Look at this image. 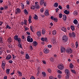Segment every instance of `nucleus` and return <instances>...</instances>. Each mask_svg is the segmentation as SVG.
<instances>
[{
  "mask_svg": "<svg viewBox=\"0 0 79 79\" xmlns=\"http://www.w3.org/2000/svg\"><path fill=\"white\" fill-rule=\"evenodd\" d=\"M44 3V0H40V5H42Z\"/></svg>",
  "mask_w": 79,
  "mask_h": 79,
  "instance_id": "4468645a",
  "label": "nucleus"
},
{
  "mask_svg": "<svg viewBox=\"0 0 79 79\" xmlns=\"http://www.w3.org/2000/svg\"><path fill=\"white\" fill-rule=\"evenodd\" d=\"M2 67L3 69H4L5 66V64H6V63H5V60H3L2 62Z\"/></svg>",
  "mask_w": 79,
  "mask_h": 79,
  "instance_id": "423d86ee",
  "label": "nucleus"
},
{
  "mask_svg": "<svg viewBox=\"0 0 79 79\" xmlns=\"http://www.w3.org/2000/svg\"><path fill=\"white\" fill-rule=\"evenodd\" d=\"M57 73H59V74H62V72H61V71H60V70H58Z\"/></svg>",
  "mask_w": 79,
  "mask_h": 79,
  "instance_id": "a18cd8bd",
  "label": "nucleus"
},
{
  "mask_svg": "<svg viewBox=\"0 0 79 79\" xmlns=\"http://www.w3.org/2000/svg\"><path fill=\"white\" fill-rule=\"evenodd\" d=\"M48 72H49V73H50L52 72V71H51V70L50 69H48Z\"/></svg>",
  "mask_w": 79,
  "mask_h": 79,
  "instance_id": "13d9d810",
  "label": "nucleus"
},
{
  "mask_svg": "<svg viewBox=\"0 0 79 79\" xmlns=\"http://www.w3.org/2000/svg\"><path fill=\"white\" fill-rule=\"evenodd\" d=\"M25 31H27V30H29V28L28 27H25Z\"/></svg>",
  "mask_w": 79,
  "mask_h": 79,
  "instance_id": "4d7b16f0",
  "label": "nucleus"
},
{
  "mask_svg": "<svg viewBox=\"0 0 79 79\" xmlns=\"http://www.w3.org/2000/svg\"><path fill=\"white\" fill-rule=\"evenodd\" d=\"M56 41V40L55 39H52V42L53 44L55 43Z\"/></svg>",
  "mask_w": 79,
  "mask_h": 79,
  "instance_id": "72a5a7b5",
  "label": "nucleus"
},
{
  "mask_svg": "<svg viewBox=\"0 0 79 79\" xmlns=\"http://www.w3.org/2000/svg\"><path fill=\"white\" fill-rule=\"evenodd\" d=\"M33 18H34V19H35V20H37V19H38V16H37V15L35 14V16Z\"/></svg>",
  "mask_w": 79,
  "mask_h": 79,
  "instance_id": "bb28decb",
  "label": "nucleus"
},
{
  "mask_svg": "<svg viewBox=\"0 0 79 79\" xmlns=\"http://www.w3.org/2000/svg\"><path fill=\"white\" fill-rule=\"evenodd\" d=\"M30 8L31 10H34L35 8V6H31Z\"/></svg>",
  "mask_w": 79,
  "mask_h": 79,
  "instance_id": "a878e982",
  "label": "nucleus"
},
{
  "mask_svg": "<svg viewBox=\"0 0 79 79\" xmlns=\"http://www.w3.org/2000/svg\"><path fill=\"white\" fill-rule=\"evenodd\" d=\"M58 8H59V9H60V10H62V7H61V6L59 5Z\"/></svg>",
  "mask_w": 79,
  "mask_h": 79,
  "instance_id": "603ef678",
  "label": "nucleus"
},
{
  "mask_svg": "<svg viewBox=\"0 0 79 79\" xmlns=\"http://www.w3.org/2000/svg\"><path fill=\"white\" fill-rule=\"evenodd\" d=\"M61 29L62 31H63L64 32H66V28L63 27Z\"/></svg>",
  "mask_w": 79,
  "mask_h": 79,
  "instance_id": "b1692460",
  "label": "nucleus"
},
{
  "mask_svg": "<svg viewBox=\"0 0 79 79\" xmlns=\"http://www.w3.org/2000/svg\"><path fill=\"white\" fill-rule=\"evenodd\" d=\"M71 72L73 73H74V74H76V72L74 70H71Z\"/></svg>",
  "mask_w": 79,
  "mask_h": 79,
  "instance_id": "ea45409f",
  "label": "nucleus"
},
{
  "mask_svg": "<svg viewBox=\"0 0 79 79\" xmlns=\"http://www.w3.org/2000/svg\"><path fill=\"white\" fill-rule=\"evenodd\" d=\"M68 36H67L64 35L63 36L62 38V41L63 42H64V43H65V42H67V41L68 40Z\"/></svg>",
  "mask_w": 79,
  "mask_h": 79,
  "instance_id": "f257e3e1",
  "label": "nucleus"
},
{
  "mask_svg": "<svg viewBox=\"0 0 79 79\" xmlns=\"http://www.w3.org/2000/svg\"><path fill=\"white\" fill-rule=\"evenodd\" d=\"M60 49L61 53H63V52H65V49L63 48V47H61Z\"/></svg>",
  "mask_w": 79,
  "mask_h": 79,
  "instance_id": "1a4fd4ad",
  "label": "nucleus"
},
{
  "mask_svg": "<svg viewBox=\"0 0 79 79\" xmlns=\"http://www.w3.org/2000/svg\"><path fill=\"white\" fill-rule=\"evenodd\" d=\"M71 28L72 29V31H74V27L73 26H71Z\"/></svg>",
  "mask_w": 79,
  "mask_h": 79,
  "instance_id": "c85d7f7f",
  "label": "nucleus"
},
{
  "mask_svg": "<svg viewBox=\"0 0 79 79\" xmlns=\"http://www.w3.org/2000/svg\"><path fill=\"white\" fill-rule=\"evenodd\" d=\"M24 13L26 15L28 14V12L27 11L26 9H25V10H24Z\"/></svg>",
  "mask_w": 79,
  "mask_h": 79,
  "instance_id": "c756f323",
  "label": "nucleus"
},
{
  "mask_svg": "<svg viewBox=\"0 0 79 79\" xmlns=\"http://www.w3.org/2000/svg\"><path fill=\"white\" fill-rule=\"evenodd\" d=\"M69 75H66V76L65 77V79H68L69 78Z\"/></svg>",
  "mask_w": 79,
  "mask_h": 79,
  "instance_id": "a19ab883",
  "label": "nucleus"
},
{
  "mask_svg": "<svg viewBox=\"0 0 79 79\" xmlns=\"http://www.w3.org/2000/svg\"><path fill=\"white\" fill-rule=\"evenodd\" d=\"M64 13L66 15H69V11H68L67 10H65L64 11Z\"/></svg>",
  "mask_w": 79,
  "mask_h": 79,
  "instance_id": "2eb2a0df",
  "label": "nucleus"
},
{
  "mask_svg": "<svg viewBox=\"0 0 79 79\" xmlns=\"http://www.w3.org/2000/svg\"><path fill=\"white\" fill-rule=\"evenodd\" d=\"M36 9H40V7L39 6V4H36L35 6Z\"/></svg>",
  "mask_w": 79,
  "mask_h": 79,
  "instance_id": "ddd939ff",
  "label": "nucleus"
},
{
  "mask_svg": "<svg viewBox=\"0 0 79 79\" xmlns=\"http://www.w3.org/2000/svg\"><path fill=\"white\" fill-rule=\"evenodd\" d=\"M14 38L15 40L18 41V42H19V41L21 40V38H18V36L17 35H15L14 36Z\"/></svg>",
  "mask_w": 79,
  "mask_h": 79,
  "instance_id": "39448f33",
  "label": "nucleus"
},
{
  "mask_svg": "<svg viewBox=\"0 0 79 79\" xmlns=\"http://www.w3.org/2000/svg\"><path fill=\"white\" fill-rule=\"evenodd\" d=\"M43 52L44 53H49V50L46 48H45Z\"/></svg>",
  "mask_w": 79,
  "mask_h": 79,
  "instance_id": "6e6552de",
  "label": "nucleus"
},
{
  "mask_svg": "<svg viewBox=\"0 0 79 79\" xmlns=\"http://www.w3.org/2000/svg\"><path fill=\"white\" fill-rule=\"evenodd\" d=\"M44 9H41L40 10V11L41 13H43V12H44Z\"/></svg>",
  "mask_w": 79,
  "mask_h": 79,
  "instance_id": "3c124183",
  "label": "nucleus"
},
{
  "mask_svg": "<svg viewBox=\"0 0 79 79\" xmlns=\"http://www.w3.org/2000/svg\"><path fill=\"white\" fill-rule=\"evenodd\" d=\"M20 13H21V10H20V9L19 8H17L15 11V14H18Z\"/></svg>",
  "mask_w": 79,
  "mask_h": 79,
  "instance_id": "0eeeda50",
  "label": "nucleus"
},
{
  "mask_svg": "<svg viewBox=\"0 0 79 79\" xmlns=\"http://www.w3.org/2000/svg\"><path fill=\"white\" fill-rule=\"evenodd\" d=\"M59 17L60 18H62L63 16V15L62 14L60 13L59 14Z\"/></svg>",
  "mask_w": 79,
  "mask_h": 79,
  "instance_id": "e433bc0d",
  "label": "nucleus"
},
{
  "mask_svg": "<svg viewBox=\"0 0 79 79\" xmlns=\"http://www.w3.org/2000/svg\"><path fill=\"white\" fill-rule=\"evenodd\" d=\"M58 4L57 2L55 3L54 6H55V7H58Z\"/></svg>",
  "mask_w": 79,
  "mask_h": 79,
  "instance_id": "2f4dec72",
  "label": "nucleus"
},
{
  "mask_svg": "<svg viewBox=\"0 0 79 79\" xmlns=\"http://www.w3.org/2000/svg\"><path fill=\"white\" fill-rule=\"evenodd\" d=\"M11 58V55H7L6 57V59H7V60H10Z\"/></svg>",
  "mask_w": 79,
  "mask_h": 79,
  "instance_id": "f8f14e48",
  "label": "nucleus"
},
{
  "mask_svg": "<svg viewBox=\"0 0 79 79\" xmlns=\"http://www.w3.org/2000/svg\"><path fill=\"white\" fill-rule=\"evenodd\" d=\"M18 46L19 47L21 48H23V47H22V46H21V44H19Z\"/></svg>",
  "mask_w": 79,
  "mask_h": 79,
  "instance_id": "bf43d9fd",
  "label": "nucleus"
},
{
  "mask_svg": "<svg viewBox=\"0 0 79 79\" xmlns=\"http://www.w3.org/2000/svg\"><path fill=\"white\" fill-rule=\"evenodd\" d=\"M10 69H8L6 70V73H7V74H9L10 73Z\"/></svg>",
  "mask_w": 79,
  "mask_h": 79,
  "instance_id": "f704fd0d",
  "label": "nucleus"
},
{
  "mask_svg": "<svg viewBox=\"0 0 79 79\" xmlns=\"http://www.w3.org/2000/svg\"><path fill=\"white\" fill-rule=\"evenodd\" d=\"M63 18L64 20L66 19V18H67L66 16V15H63Z\"/></svg>",
  "mask_w": 79,
  "mask_h": 79,
  "instance_id": "c9c22d12",
  "label": "nucleus"
},
{
  "mask_svg": "<svg viewBox=\"0 0 79 79\" xmlns=\"http://www.w3.org/2000/svg\"><path fill=\"white\" fill-rule=\"evenodd\" d=\"M33 28V26H31L30 29L32 32H33V30L32 29Z\"/></svg>",
  "mask_w": 79,
  "mask_h": 79,
  "instance_id": "de8ad7c7",
  "label": "nucleus"
},
{
  "mask_svg": "<svg viewBox=\"0 0 79 79\" xmlns=\"http://www.w3.org/2000/svg\"><path fill=\"white\" fill-rule=\"evenodd\" d=\"M45 33V30H42V34H44Z\"/></svg>",
  "mask_w": 79,
  "mask_h": 79,
  "instance_id": "6e6d98bb",
  "label": "nucleus"
},
{
  "mask_svg": "<svg viewBox=\"0 0 79 79\" xmlns=\"http://www.w3.org/2000/svg\"><path fill=\"white\" fill-rule=\"evenodd\" d=\"M66 52L67 53L71 54L73 53V50L70 48H68L66 50Z\"/></svg>",
  "mask_w": 79,
  "mask_h": 79,
  "instance_id": "f03ea898",
  "label": "nucleus"
},
{
  "mask_svg": "<svg viewBox=\"0 0 79 79\" xmlns=\"http://www.w3.org/2000/svg\"><path fill=\"white\" fill-rule=\"evenodd\" d=\"M59 10V9H58V8H57L56 9V13H57Z\"/></svg>",
  "mask_w": 79,
  "mask_h": 79,
  "instance_id": "680f3d73",
  "label": "nucleus"
},
{
  "mask_svg": "<svg viewBox=\"0 0 79 79\" xmlns=\"http://www.w3.org/2000/svg\"><path fill=\"white\" fill-rule=\"evenodd\" d=\"M30 36H28L27 40L29 42H33V39L32 38H30Z\"/></svg>",
  "mask_w": 79,
  "mask_h": 79,
  "instance_id": "7ed1b4c3",
  "label": "nucleus"
},
{
  "mask_svg": "<svg viewBox=\"0 0 79 79\" xmlns=\"http://www.w3.org/2000/svg\"><path fill=\"white\" fill-rule=\"evenodd\" d=\"M17 73L18 74H19V76H22V73H21V72L18 71Z\"/></svg>",
  "mask_w": 79,
  "mask_h": 79,
  "instance_id": "5701e85b",
  "label": "nucleus"
},
{
  "mask_svg": "<svg viewBox=\"0 0 79 79\" xmlns=\"http://www.w3.org/2000/svg\"><path fill=\"white\" fill-rule=\"evenodd\" d=\"M27 4L28 5H29V1H27Z\"/></svg>",
  "mask_w": 79,
  "mask_h": 79,
  "instance_id": "774afa93",
  "label": "nucleus"
},
{
  "mask_svg": "<svg viewBox=\"0 0 79 79\" xmlns=\"http://www.w3.org/2000/svg\"><path fill=\"white\" fill-rule=\"evenodd\" d=\"M29 54H26V59H29Z\"/></svg>",
  "mask_w": 79,
  "mask_h": 79,
  "instance_id": "412c9836",
  "label": "nucleus"
},
{
  "mask_svg": "<svg viewBox=\"0 0 79 79\" xmlns=\"http://www.w3.org/2000/svg\"><path fill=\"white\" fill-rule=\"evenodd\" d=\"M72 35H73V37H75V33L74 32H72Z\"/></svg>",
  "mask_w": 79,
  "mask_h": 79,
  "instance_id": "49530a36",
  "label": "nucleus"
},
{
  "mask_svg": "<svg viewBox=\"0 0 79 79\" xmlns=\"http://www.w3.org/2000/svg\"><path fill=\"white\" fill-rule=\"evenodd\" d=\"M54 20L55 22L56 23V22H58V19L56 18H54Z\"/></svg>",
  "mask_w": 79,
  "mask_h": 79,
  "instance_id": "79ce46f5",
  "label": "nucleus"
},
{
  "mask_svg": "<svg viewBox=\"0 0 79 79\" xmlns=\"http://www.w3.org/2000/svg\"><path fill=\"white\" fill-rule=\"evenodd\" d=\"M58 68L60 70H62L63 69V68H64V66L62 64H59L58 66Z\"/></svg>",
  "mask_w": 79,
  "mask_h": 79,
  "instance_id": "20e7f679",
  "label": "nucleus"
},
{
  "mask_svg": "<svg viewBox=\"0 0 79 79\" xmlns=\"http://www.w3.org/2000/svg\"><path fill=\"white\" fill-rule=\"evenodd\" d=\"M24 24L25 25H26L27 24V20H24Z\"/></svg>",
  "mask_w": 79,
  "mask_h": 79,
  "instance_id": "c03bdc74",
  "label": "nucleus"
},
{
  "mask_svg": "<svg viewBox=\"0 0 79 79\" xmlns=\"http://www.w3.org/2000/svg\"><path fill=\"white\" fill-rule=\"evenodd\" d=\"M48 48H51V47H52V45H48Z\"/></svg>",
  "mask_w": 79,
  "mask_h": 79,
  "instance_id": "0e129e2a",
  "label": "nucleus"
},
{
  "mask_svg": "<svg viewBox=\"0 0 79 79\" xmlns=\"http://www.w3.org/2000/svg\"><path fill=\"white\" fill-rule=\"evenodd\" d=\"M73 14L75 16H76L78 15V12H77V11H74L73 12Z\"/></svg>",
  "mask_w": 79,
  "mask_h": 79,
  "instance_id": "6ab92c4d",
  "label": "nucleus"
},
{
  "mask_svg": "<svg viewBox=\"0 0 79 79\" xmlns=\"http://www.w3.org/2000/svg\"><path fill=\"white\" fill-rule=\"evenodd\" d=\"M76 48H77V47H78V44L77 42H76Z\"/></svg>",
  "mask_w": 79,
  "mask_h": 79,
  "instance_id": "09e8293b",
  "label": "nucleus"
},
{
  "mask_svg": "<svg viewBox=\"0 0 79 79\" xmlns=\"http://www.w3.org/2000/svg\"><path fill=\"white\" fill-rule=\"evenodd\" d=\"M8 41L9 42H11L12 41V40H11V38H8Z\"/></svg>",
  "mask_w": 79,
  "mask_h": 79,
  "instance_id": "7c9ffc66",
  "label": "nucleus"
},
{
  "mask_svg": "<svg viewBox=\"0 0 79 79\" xmlns=\"http://www.w3.org/2000/svg\"><path fill=\"white\" fill-rule=\"evenodd\" d=\"M43 62L44 64H46V62L44 60H43Z\"/></svg>",
  "mask_w": 79,
  "mask_h": 79,
  "instance_id": "69168bd1",
  "label": "nucleus"
},
{
  "mask_svg": "<svg viewBox=\"0 0 79 79\" xmlns=\"http://www.w3.org/2000/svg\"><path fill=\"white\" fill-rule=\"evenodd\" d=\"M53 35H56V30L53 31L52 32Z\"/></svg>",
  "mask_w": 79,
  "mask_h": 79,
  "instance_id": "393cba45",
  "label": "nucleus"
},
{
  "mask_svg": "<svg viewBox=\"0 0 79 79\" xmlns=\"http://www.w3.org/2000/svg\"><path fill=\"white\" fill-rule=\"evenodd\" d=\"M9 63H13V61L11 60H10L9 61Z\"/></svg>",
  "mask_w": 79,
  "mask_h": 79,
  "instance_id": "e2e57ef3",
  "label": "nucleus"
},
{
  "mask_svg": "<svg viewBox=\"0 0 79 79\" xmlns=\"http://www.w3.org/2000/svg\"><path fill=\"white\" fill-rule=\"evenodd\" d=\"M6 27L7 28H8L9 29H11V27L10 26H9L8 25H6Z\"/></svg>",
  "mask_w": 79,
  "mask_h": 79,
  "instance_id": "8fccbe9b",
  "label": "nucleus"
},
{
  "mask_svg": "<svg viewBox=\"0 0 79 79\" xmlns=\"http://www.w3.org/2000/svg\"><path fill=\"white\" fill-rule=\"evenodd\" d=\"M65 72L67 75H69V71L68 69H66Z\"/></svg>",
  "mask_w": 79,
  "mask_h": 79,
  "instance_id": "9d476101",
  "label": "nucleus"
},
{
  "mask_svg": "<svg viewBox=\"0 0 79 79\" xmlns=\"http://www.w3.org/2000/svg\"><path fill=\"white\" fill-rule=\"evenodd\" d=\"M44 15L45 16H48L49 15V13H48V10H46L45 11V13H44Z\"/></svg>",
  "mask_w": 79,
  "mask_h": 79,
  "instance_id": "9b49d317",
  "label": "nucleus"
},
{
  "mask_svg": "<svg viewBox=\"0 0 79 79\" xmlns=\"http://www.w3.org/2000/svg\"><path fill=\"white\" fill-rule=\"evenodd\" d=\"M33 45H34V46L36 47L37 45V42H36V41H34L33 43Z\"/></svg>",
  "mask_w": 79,
  "mask_h": 79,
  "instance_id": "a211bd4d",
  "label": "nucleus"
},
{
  "mask_svg": "<svg viewBox=\"0 0 79 79\" xmlns=\"http://www.w3.org/2000/svg\"><path fill=\"white\" fill-rule=\"evenodd\" d=\"M69 35L70 37H73V34H72V33H69Z\"/></svg>",
  "mask_w": 79,
  "mask_h": 79,
  "instance_id": "37998d69",
  "label": "nucleus"
},
{
  "mask_svg": "<svg viewBox=\"0 0 79 79\" xmlns=\"http://www.w3.org/2000/svg\"><path fill=\"white\" fill-rule=\"evenodd\" d=\"M70 68H73V65L72 64V63H71L70 65Z\"/></svg>",
  "mask_w": 79,
  "mask_h": 79,
  "instance_id": "58836bf2",
  "label": "nucleus"
},
{
  "mask_svg": "<svg viewBox=\"0 0 79 79\" xmlns=\"http://www.w3.org/2000/svg\"><path fill=\"white\" fill-rule=\"evenodd\" d=\"M37 34L38 37H40V36H41V33L40 32H38L37 33Z\"/></svg>",
  "mask_w": 79,
  "mask_h": 79,
  "instance_id": "4be33fe9",
  "label": "nucleus"
},
{
  "mask_svg": "<svg viewBox=\"0 0 79 79\" xmlns=\"http://www.w3.org/2000/svg\"><path fill=\"white\" fill-rule=\"evenodd\" d=\"M73 23L75 24H77V23H78V22L77 21V20L75 19L73 21Z\"/></svg>",
  "mask_w": 79,
  "mask_h": 79,
  "instance_id": "aec40b11",
  "label": "nucleus"
},
{
  "mask_svg": "<svg viewBox=\"0 0 79 79\" xmlns=\"http://www.w3.org/2000/svg\"><path fill=\"white\" fill-rule=\"evenodd\" d=\"M30 79H35V78L33 76H31L30 78Z\"/></svg>",
  "mask_w": 79,
  "mask_h": 79,
  "instance_id": "338daca9",
  "label": "nucleus"
},
{
  "mask_svg": "<svg viewBox=\"0 0 79 79\" xmlns=\"http://www.w3.org/2000/svg\"><path fill=\"white\" fill-rule=\"evenodd\" d=\"M49 79H54V78L52 76H50L49 77Z\"/></svg>",
  "mask_w": 79,
  "mask_h": 79,
  "instance_id": "864d4df0",
  "label": "nucleus"
},
{
  "mask_svg": "<svg viewBox=\"0 0 79 79\" xmlns=\"http://www.w3.org/2000/svg\"><path fill=\"white\" fill-rule=\"evenodd\" d=\"M31 16H30L29 17V20H28V21L29 24L32 23V21H31Z\"/></svg>",
  "mask_w": 79,
  "mask_h": 79,
  "instance_id": "f3484780",
  "label": "nucleus"
},
{
  "mask_svg": "<svg viewBox=\"0 0 79 79\" xmlns=\"http://www.w3.org/2000/svg\"><path fill=\"white\" fill-rule=\"evenodd\" d=\"M21 4H22L21 5V7L23 9H24V4H23L22 3H21Z\"/></svg>",
  "mask_w": 79,
  "mask_h": 79,
  "instance_id": "4c0bfd02",
  "label": "nucleus"
},
{
  "mask_svg": "<svg viewBox=\"0 0 79 79\" xmlns=\"http://www.w3.org/2000/svg\"><path fill=\"white\" fill-rule=\"evenodd\" d=\"M41 40L42 41H43V42H44V41H45V42H47V38H42L41 39Z\"/></svg>",
  "mask_w": 79,
  "mask_h": 79,
  "instance_id": "dca6fc26",
  "label": "nucleus"
},
{
  "mask_svg": "<svg viewBox=\"0 0 79 79\" xmlns=\"http://www.w3.org/2000/svg\"><path fill=\"white\" fill-rule=\"evenodd\" d=\"M42 75L43 77H45V76H46L45 72H42Z\"/></svg>",
  "mask_w": 79,
  "mask_h": 79,
  "instance_id": "cd10ccee",
  "label": "nucleus"
},
{
  "mask_svg": "<svg viewBox=\"0 0 79 79\" xmlns=\"http://www.w3.org/2000/svg\"><path fill=\"white\" fill-rule=\"evenodd\" d=\"M51 19H52V20H54V19H55V18L54 17H53L52 16L51 17Z\"/></svg>",
  "mask_w": 79,
  "mask_h": 79,
  "instance_id": "052dcab7",
  "label": "nucleus"
},
{
  "mask_svg": "<svg viewBox=\"0 0 79 79\" xmlns=\"http://www.w3.org/2000/svg\"><path fill=\"white\" fill-rule=\"evenodd\" d=\"M8 47L10 48H13V46H12V45L11 44H9L8 45Z\"/></svg>",
  "mask_w": 79,
  "mask_h": 79,
  "instance_id": "473e14b6",
  "label": "nucleus"
},
{
  "mask_svg": "<svg viewBox=\"0 0 79 79\" xmlns=\"http://www.w3.org/2000/svg\"><path fill=\"white\" fill-rule=\"evenodd\" d=\"M50 60L52 62H53L54 61V59H53V58H51L50 59Z\"/></svg>",
  "mask_w": 79,
  "mask_h": 79,
  "instance_id": "5fc2aeb1",
  "label": "nucleus"
}]
</instances>
